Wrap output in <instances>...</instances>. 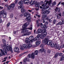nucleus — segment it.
Listing matches in <instances>:
<instances>
[{"instance_id": "obj_1", "label": "nucleus", "mask_w": 64, "mask_h": 64, "mask_svg": "<svg viewBox=\"0 0 64 64\" xmlns=\"http://www.w3.org/2000/svg\"><path fill=\"white\" fill-rule=\"evenodd\" d=\"M0 51L2 53L0 52V56H2L3 54L4 55H5L7 54V52L5 48H3V50H2V49H1Z\"/></svg>"}, {"instance_id": "obj_2", "label": "nucleus", "mask_w": 64, "mask_h": 64, "mask_svg": "<svg viewBox=\"0 0 64 64\" xmlns=\"http://www.w3.org/2000/svg\"><path fill=\"white\" fill-rule=\"evenodd\" d=\"M29 24V23L26 22V23L23 25L22 27L23 28L21 32L22 33H24V30L27 29V28H26V27Z\"/></svg>"}, {"instance_id": "obj_3", "label": "nucleus", "mask_w": 64, "mask_h": 64, "mask_svg": "<svg viewBox=\"0 0 64 64\" xmlns=\"http://www.w3.org/2000/svg\"><path fill=\"white\" fill-rule=\"evenodd\" d=\"M50 41V40H49V37L47 36L45 39L42 40V42L44 43H46L48 45H50V43L49 42Z\"/></svg>"}, {"instance_id": "obj_4", "label": "nucleus", "mask_w": 64, "mask_h": 64, "mask_svg": "<svg viewBox=\"0 0 64 64\" xmlns=\"http://www.w3.org/2000/svg\"><path fill=\"white\" fill-rule=\"evenodd\" d=\"M28 15H29L28 17L27 18L25 19V20L26 21H27L28 20H30V14H29V12H26L25 13L24 15V17H26L28 16Z\"/></svg>"}, {"instance_id": "obj_5", "label": "nucleus", "mask_w": 64, "mask_h": 64, "mask_svg": "<svg viewBox=\"0 0 64 64\" xmlns=\"http://www.w3.org/2000/svg\"><path fill=\"white\" fill-rule=\"evenodd\" d=\"M43 34L42 35H40V38L41 39H44V37H45L46 35H47V33L46 32V30H43Z\"/></svg>"}, {"instance_id": "obj_6", "label": "nucleus", "mask_w": 64, "mask_h": 64, "mask_svg": "<svg viewBox=\"0 0 64 64\" xmlns=\"http://www.w3.org/2000/svg\"><path fill=\"white\" fill-rule=\"evenodd\" d=\"M45 4H44L42 5V6H43L44 8L42 9V11H44L45 10H47V9H48V5Z\"/></svg>"}, {"instance_id": "obj_7", "label": "nucleus", "mask_w": 64, "mask_h": 64, "mask_svg": "<svg viewBox=\"0 0 64 64\" xmlns=\"http://www.w3.org/2000/svg\"><path fill=\"white\" fill-rule=\"evenodd\" d=\"M0 14H1V15L3 14V17L4 18H6V15L7 14L5 10H3L0 12Z\"/></svg>"}, {"instance_id": "obj_8", "label": "nucleus", "mask_w": 64, "mask_h": 64, "mask_svg": "<svg viewBox=\"0 0 64 64\" xmlns=\"http://www.w3.org/2000/svg\"><path fill=\"white\" fill-rule=\"evenodd\" d=\"M34 54V52H32L31 54H28V58H32V59H34L35 56Z\"/></svg>"}, {"instance_id": "obj_9", "label": "nucleus", "mask_w": 64, "mask_h": 64, "mask_svg": "<svg viewBox=\"0 0 64 64\" xmlns=\"http://www.w3.org/2000/svg\"><path fill=\"white\" fill-rule=\"evenodd\" d=\"M5 48V49L6 50V49L8 51H10L11 53H13V50H12V48L11 46H8V47H6V48Z\"/></svg>"}, {"instance_id": "obj_10", "label": "nucleus", "mask_w": 64, "mask_h": 64, "mask_svg": "<svg viewBox=\"0 0 64 64\" xmlns=\"http://www.w3.org/2000/svg\"><path fill=\"white\" fill-rule=\"evenodd\" d=\"M2 42L4 43V46L5 48L7 47H8L9 46V45L8 44H7L6 45V40H4V39H3L2 40Z\"/></svg>"}, {"instance_id": "obj_11", "label": "nucleus", "mask_w": 64, "mask_h": 64, "mask_svg": "<svg viewBox=\"0 0 64 64\" xmlns=\"http://www.w3.org/2000/svg\"><path fill=\"white\" fill-rule=\"evenodd\" d=\"M51 2H52V0H50L49 2L48 0H45L44 2V3L46 2V5H47V4L48 3V5H49L50 4V3H51Z\"/></svg>"}, {"instance_id": "obj_12", "label": "nucleus", "mask_w": 64, "mask_h": 64, "mask_svg": "<svg viewBox=\"0 0 64 64\" xmlns=\"http://www.w3.org/2000/svg\"><path fill=\"white\" fill-rule=\"evenodd\" d=\"M25 42L27 44L29 43H30V41L29 40L28 38H26Z\"/></svg>"}, {"instance_id": "obj_13", "label": "nucleus", "mask_w": 64, "mask_h": 64, "mask_svg": "<svg viewBox=\"0 0 64 64\" xmlns=\"http://www.w3.org/2000/svg\"><path fill=\"white\" fill-rule=\"evenodd\" d=\"M14 51L15 52H18L19 51V48L18 47H15L14 48Z\"/></svg>"}, {"instance_id": "obj_14", "label": "nucleus", "mask_w": 64, "mask_h": 64, "mask_svg": "<svg viewBox=\"0 0 64 64\" xmlns=\"http://www.w3.org/2000/svg\"><path fill=\"white\" fill-rule=\"evenodd\" d=\"M54 48H55L56 49H59L60 47H59V45H57L56 44H55L54 46Z\"/></svg>"}, {"instance_id": "obj_15", "label": "nucleus", "mask_w": 64, "mask_h": 64, "mask_svg": "<svg viewBox=\"0 0 64 64\" xmlns=\"http://www.w3.org/2000/svg\"><path fill=\"white\" fill-rule=\"evenodd\" d=\"M31 34V32H26L24 34H22V36H28V35H29Z\"/></svg>"}, {"instance_id": "obj_16", "label": "nucleus", "mask_w": 64, "mask_h": 64, "mask_svg": "<svg viewBox=\"0 0 64 64\" xmlns=\"http://www.w3.org/2000/svg\"><path fill=\"white\" fill-rule=\"evenodd\" d=\"M24 1V3L25 4H28L29 3V0H23Z\"/></svg>"}, {"instance_id": "obj_17", "label": "nucleus", "mask_w": 64, "mask_h": 64, "mask_svg": "<svg viewBox=\"0 0 64 64\" xmlns=\"http://www.w3.org/2000/svg\"><path fill=\"white\" fill-rule=\"evenodd\" d=\"M27 46L28 48V49H30V48L32 47V45L30 44V43L27 44Z\"/></svg>"}, {"instance_id": "obj_18", "label": "nucleus", "mask_w": 64, "mask_h": 64, "mask_svg": "<svg viewBox=\"0 0 64 64\" xmlns=\"http://www.w3.org/2000/svg\"><path fill=\"white\" fill-rule=\"evenodd\" d=\"M49 10V9L48 8L47 9V10H46L45 11L46 14H48L50 12V11H48V10Z\"/></svg>"}, {"instance_id": "obj_19", "label": "nucleus", "mask_w": 64, "mask_h": 64, "mask_svg": "<svg viewBox=\"0 0 64 64\" xmlns=\"http://www.w3.org/2000/svg\"><path fill=\"white\" fill-rule=\"evenodd\" d=\"M34 4H37V2L36 1H34V2H32L30 3V5H33Z\"/></svg>"}, {"instance_id": "obj_20", "label": "nucleus", "mask_w": 64, "mask_h": 64, "mask_svg": "<svg viewBox=\"0 0 64 64\" xmlns=\"http://www.w3.org/2000/svg\"><path fill=\"white\" fill-rule=\"evenodd\" d=\"M22 46L25 49H27L28 48L27 45L26 44H24Z\"/></svg>"}, {"instance_id": "obj_21", "label": "nucleus", "mask_w": 64, "mask_h": 64, "mask_svg": "<svg viewBox=\"0 0 64 64\" xmlns=\"http://www.w3.org/2000/svg\"><path fill=\"white\" fill-rule=\"evenodd\" d=\"M10 6L12 8H14L15 6V4L14 3H12L10 4Z\"/></svg>"}, {"instance_id": "obj_22", "label": "nucleus", "mask_w": 64, "mask_h": 64, "mask_svg": "<svg viewBox=\"0 0 64 64\" xmlns=\"http://www.w3.org/2000/svg\"><path fill=\"white\" fill-rule=\"evenodd\" d=\"M23 3H24V2L23 1H20L18 3V4L20 5H23Z\"/></svg>"}, {"instance_id": "obj_23", "label": "nucleus", "mask_w": 64, "mask_h": 64, "mask_svg": "<svg viewBox=\"0 0 64 64\" xmlns=\"http://www.w3.org/2000/svg\"><path fill=\"white\" fill-rule=\"evenodd\" d=\"M59 55V52H57L54 55V58H56Z\"/></svg>"}, {"instance_id": "obj_24", "label": "nucleus", "mask_w": 64, "mask_h": 64, "mask_svg": "<svg viewBox=\"0 0 64 64\" xmlns=\"http://www.w3.org/2000/svg\"><path fill=\"white\" fill-rule=\"evenodd\" d=\"M21 11L22 13H24L26 11V10L25 9H22L21 10Z\"/></svg>"}, {"instance_id": "obj_25", "label": "nucleus", "mask_w": 64, "mask_h": 64, "mask_svg": "<svg viewBox=\"0 0 64 64\" xmlns=\"http://www.w3.org/2000/svg\"><path fill=\"white\" fill-rule=\"evenodd\" d=\"M55 10L56 11V12H59L60 11V8H58L57 7L56 8V9H55Z\"/></svg>"}, {"instance_id": "obj_26", "label": "nucleus", "mask_w": 64, "mask_h": 64, "mask_svg": "<svg viewBox=\"0 0 64 64\" xmlns=\"http://www.w3.org/2000/svg\"><path fill=\"white\" fill-rule=\"evenodd\" d=\"M41 43V42L39 41H37L36 43V45H38Z\"/></svg>"}, {"instance_id": "obj_27", "label": "nucleus", "mask_w": 64, "mask_h": 64, "mask_svg": "<svg viewBox=\"0 0 64 64\" xmlns=\"http://www.w3.org/2000/svg\"><path fill=\"white\" fill-rule=\"evenodd\" d=\"M33 36H32L29 37L28 39L29 40H32L33 39Z\"/></svg>"}, {"instance_id": "obj_28", "label": "nucleus", "mask_w": 64, "mask_h": 64, "mask_svg": "<svg viewBox=\"0 0 64 64\" xmlns=\"http://www.w3.org/2000/svg\"><path fill=\"white\" fill-rule=\"evenodd\" d=\"M40 52H43L45 51V49H44V48H41L40 50Z\"/></svg>"}, {"instance_id": "obj_29", "label": "nucleus", "mask_w": 64, "mask_h": 64, "mask_svg": "<svg viewBox=\"0 0 64 64\" xmlns=\"http://www.w3.org/2000/svg\"><path fill=\"white\" fill-rule=\"evenodd\" d=\"M34 41H37V40H39V39H38V38H37V37H36L34 39Z\"/></svg>"}, {"instance_id": "obj_30", "label": "nucleus", "mask_w": 64, "mask_h": 64, "mask_svg": "<svg viewBox=\"0 0 64 64\" xmlns=\"http://www.w3.org/2000/svg\"><path fill=\"white\" fill-rule=\"evenodd\" d=\"M24 60H26V61H28V62H29L30 61V60H29V58H24Z\"/></svg>"}, {"instance_id": "obj_31", "label": "nucleus", "mask_w": 64, "mask_h": 64, "mask_svg": "<svg viewBox=\"0 0 64 64\" xmlns=\"http://www.w3.org/2000/svg\"><path fill=\"white\" fill-rule=\"evenodd\" d=\"M38 51L37 50H36L34 52V54L35 55H38Z\"/></svg>"}, {"instance_id": "obj_32", "label": "nucleus", "mask_w": 64, "mask_h": 64, "mask_svg": "<svg viewBox=\"0 0 64 64\" xmlns=\"http://www.w3.org/2000/svg\"><path fill=\"white\" fill-rule=\"evenodd\" d=\"M38 32H39V33H40V32H41L43 31H42V30H41L40 28H39L38 30Z\"/></svg>"}, {"instance_id": "obj_33", "label": "nucleus", "mask_w": 64, "mask_h": 64, "mask_svg": "<svg viewBox=\"0 0 64 64\" xmlns=\"http://www.w3.org/2000/svg\"><path fill=\"white\" fill-rule=\"evenodd\" d=\"M39 34V33H38V35L37 36V38H38V39H40L39 37H40V36H41V35L40 34Z\"/></svg>"}, {"instance_id": "obj_34", "label": "nucleus", "mask_w": 64, "mask_h": 64, "mask_svg": "<svg viewBox=\"0 0 64 64\" xmlns=\"http://www.w3.org/2000/svg\"><path fill=\"white\" fill-rule=\"evenodd\" d=\"M11 6H8L7 8L8 10H10V9H11Z\"/></svg>"}, {"instance_id": "obj_35", "label": "nucleus", "mask_w": 64, "mask_h": 64, "mask_svg": "<svg viewBox=\"0 0 64 64\" xmlns=\"http://www.w3.org/2000/svg\"><path fill=\"white\" fill-rule=\"evenodd\" d=\"M50 46L51 47H54L55 46V45L54 43H52L50 44Z\"/></svg>"}, {"instance_id": "obj_36", "label": "nucleus", "mask_w": 64, "mask_h": 64, "mask_svg": "<svg viewBox=\"0 0 64 64\" xmlns=\"http://www.w3.org/2000/svg\"><path fill=\"white\" fill-rule=\"evenodd\" d=\"M23 64H27V63H26V61L24 59L23 60Z\"/></svg>"}, {"instance_id": "obj_37", "label": "nucleus", "mask_w": 64, "mask_h": 64, "mask_svg": "<svg viewBox=\"0 0 64 64\" xmlns=\"http://www.w3.org/2000/svg\"><path fill=\"white\" fill-rule=\"evenodd\" d=\"M39 6H40L39 4H37L35 5V7H39Z\"/></svg>"}, {"instance_id": "obj_38", "label": "nucleus", "mask_w": 64, "mask_h": 64, "mask_svg": "<svg viewBox=\"0 0 64 64\" xmlns=\"http://www.w3.org/2000/svg\"><path fill=\"white\" fill-rule=\"evenodd\" d=\"M47 20L46 19V20L44 19L43 20V23H45L47 22Z\"/></svg>"}, {"instance_id": "obj_39", "label": "nucleus", "mask_w": 64, "mask_h": 64, "mask_svg": "<svg viewBox=\"0 0 64 64\" xmlns=\"http://www.w3.org/2000/svg\"><path fill=\"white\" fill-rule=\"evenodd\" d=\"M46 17H47V15L46 14H44L42 16V18H46Z\"/></svg>"}, {"instance_id": "obj_40", "label": "nucleus", "mask_w": 64, "mask_h": 64, "mask_svg": "<svg viewBox=\"0 0 64 64\" xmlns=\"http://www.w3.org/2000/svg\"><path fill=\"white\" fill-rule=\"evenodd\" d=\"M20 48L21 50H23L24 49V48L21 46H20Z\"/></svg>"}, {"instance_id": "obj_41", "label": "nucleus", "mask_w": 64, "mask_h": 64, "mask_svg": "<svg viewBox=\"0 0 64 64\" xmlns=\"http://www.w3.org/2000/svg\"><path fill=\"white\" fill-rule=\"evenodd\" d=\"M52 4L53 5H55L56 4V2H54L52 3Z\"/></svg>"}, {"instance_id": "obj_42", "label": "nucleus", "mask_w": 64, "mask_h": 64, "mask_svg": "<svg viewBox=\"0 0 64 64\" xmlns=\"http://www.w3.org/2000/svg\"><path fill=\"white\" fill-rule=\"evenodd\" d=\"M58 55L59 56H61L62 55V53H59Z\"/></svg>"}, {"instance_id": "obj_43", "label": "nucleus", "mask_w": 64, "mask_h": 64, "mask_svg": "<svg viewBox=\"0 0 64 64\" xmlns=\"http://www.w3.org/2000/svg\"><path fill=\"white\" fill-rule=\"evenodd\" d=\"M46 27V26L45 25H44L42 26H41V28H45Z\"/></svg>"}, {"instance_id": "obj_44", "label": "nucleus", "mask_w": 64, "mask_h": 64, "mask_svg": "<svg viewBox=\"0 0 64 64\" xmlns=\"http://www.w3.org/2000/svg\"><path fill=\"white\" fill-rule=\"evenodd\" d=\"M13 17V14H11L10 15V17L11 18H12Z\"/></svg>"}, {"instance_id": "obj_45", "label": "nucleus", "mask_w": 64, "mask_h": 64, "mask_svg": "<svg viewBox=\"0 0 64 64\" xmlns=\"http://www.w3.org/2000/svg\"><path fill=\"white\" fill-rule=\"evenodd\" d=\"M24 32L26 33H27V32H29V30H24Z\"/></svg>"}, {"instance_id": "obj_46", "label": "nucleus", "mask_w": 64, "mask_h": 64, "mask_svg": "<svg viewBox=\"0 0 64 64\" xmlns=\"http://www.w3.org/2000/svg\"><path fill=\"white\" fill-rule=\"evenodd\" d=\"M44 47V45L43 44H41V46H40V47H41V48H43Z\"/></svg>"}, {"instance_id": "obj_47", "label": "nucleus", "mask_w": 64, "mask_h": 64, "mask_svg": "<svg viewBox=\"0 0 64 64\" xmlns=\"http://www.w3.org/2000/svg\"><path fill=\"white\" fill-rule=\"evenodd\" d=\"M10 22H9L7 24V26L9 27V25H10Z\"/></svg>"}, {"instance_id": "obj_48", "label": "nucleus", "mask_w": 64, "mask_h": 64, "mask_svg": "<svg viewBox=\"0 0 64 64\" xmlns=\"http://www.w3.org/2000/svg\"><path fill=\"white\" fill-rule=\"evenodd\" d=\"M58 24H59V25H62L63 24V23L62 22H58Z\"/></svg>"}, {"instance_id": "obj_49", "label": "nucleus", "mask_w": 64, "mask_h": 64, "mask_svg": "<svg viewBox=\"0 0 64 64\" xmlns=\"http://www.w3.org/2000/svg\"><path fill=\"white\" fill-rule=\"evenodd\" d=\"M48 24V22L47 21L46 22V23H45V25H47Z\"/></svg>"}, {"instance_id": "obj_50", "label": "nucleus", "mask_w": 64, "mask_h": 64, "mask_svg": "<svg viewBox=\"0 0 64 64\" xmlns=\"http://www.w3.org/2000/svg\"><path fill=\"white\" fill-rule=\"evenodd\" d=\"M20 9H22L24 8V6H20Z\"/></svg>"}, {"instance_id": "obj_51", "label": "nucleus", "mask_w": 64, "mask_h": 64, "mask_svg": "<svg viewBox=\"0 0 64 64\" xmlns=\"http://www.w3.org/2000/svg\"><path fill=\"white\" fill-rule=\"evenodd\" d=\"M64 59V58H60V60L61 61H63V60Z\"/></svg>"}, {"instance_id": "obj_52", "label": "nucleus", "mask_w": 64, "mask_h": 64, "mask_svg": "<svg viewBox=\"0 0 64 64\" xmlns=\"http://www.w3.org/2000/svg\"><path fill=\"white\" fill-rule=\"evenodd\" d=\"M48 21L49 22H51L52 21V20H51V19H50V20H49Z\"/></svg>"}, {"instance_id": "obj_53", "label": "nucleus", "mask_w": 64, "mask_h": 64, "mask_svg": "<svg viewBox=\"0 0 64 64\" xmlns=\"http://www.w3.org/2000/svg\"><path fill=\"white\" fill-rule=\"evenodd\" d=\"M3 8L1 6H0V10H2L3 9Z\"/></svg>"}, {"instance_id": "obj_54", "label": "nucleus", "mask_w": 64, "mask_h": 64, "mask_svg": "<svg viewBox=\"0 0 64 64\" xmlns=\"http://www.w3.org/2000/svg\"><path fill=\"white\" fill-rule=\"evenodd\" d=\"M56 21V20L54 19L53 21L54 23H55V22Z\"/></svg>"}, {"instance_id": "obj_55", "label": "nucleus", "mask_w": 64, "mask_h": 64, "mask_svg": "<svg viewBox=\"0 0 64 64\" xmlns=\"http://www.w3.org/2000/svg\"><path fill=\"white\" fill-rule=\"evenodd\" d=\"M61 58L64 59V54L62 55V56Z\"/></svg>"}, {"instance_id": "obj_56", "label": "nucleus", "mask_w": 64, "mask_h": 64, "mask_svg": "<svg viewBox=\"0 0 64 64\" xmlns=\"http://www.w3.org/2000/svg\"><path fill=\"white\" fill-rule=\"evenodd\" d=\"M42 14H46V12H45V11L44 12H42Z\"/></svg>"}, {"instance_id": "obj_57", "label": "nucleus", "mask_w": 64, "mask_h": 64, "mask_svg": "<svg viewBox=\"0 0 64 64\" xmlns=\"http://www.w3.org/2000/svg\"><path fill=\"white\" fill-rule=\"evenodd\" d=\"M57 19H59L60 18V16H57Z\"/></svg>"}, {"instance_id": "obj_58", "label": "nucleus", "mask_w": 64, "mask_h": 64, "mask_svg": "<svg viewBox=\"0 0 64 64\" xmlns=\"http://www.w3.org/2000/svg\"><path fill=\"white\" fill-rule=\"evenodd\" d=\"M61 2H60L58 4L57 6H58L59 5H60V4H61Z\"/></svg>"}, {"instance_id": "obj_59", "label": "nucleus", "mask_w": 64, "mask_h": 64, "mask_svg": "<svg viewBox=\"0 0 64 64\" xmlns=\"http://www.w3.org/2000/svg\"><path fill=\"white\" fill-rule=\"evenodd\" d=\"M2 18V14H0V19H1Z\"/></svg>"}, {"instance_id": "obj_60", "label": "nucleus", "mask_w": 64, "mask_h": 64, "mask_svg": "<svg viewBox=\"0 0 64 64\" xmlns=\"http://www.w3.org/2000/svg\"><path fill=\"white\" fill-rule=\"evenodd\" d=\"M53 5L52 4H50V6H51V7H52V6H53Z\"/></svg>"}, {"instance_id": "obj_61", "label": "nucleus", "mask_w": 64, "mask_h": 64, "mask_svg": "<svg viewBox=\"0 0 64 64\" xmlns=\"http://www.w3.org/2000/svg\"><path fill=\"white\" fill-rule=\"evenodd\" d=\"M2 19H0V23L2 22Z\"/></svg>"}, {"instance_id": "obj_62", "label": "nucleus", "mask_w": 64, "mask_h": 64, "mask_svg": "<svg viewBox=\"0 0 64 64\" xmlns=\"http://www.w3.org/2000/svg\"><path fill=\"white\" fill-rule=\"evenodd\" d=\"M7 57H8V56H6L4 57V59H6L7 58Z\"/></svg>"}, {"instance_id": "obj_63", "label": "nucleus", "mask_w": 64, "mask_h": 64, "mask_svg": "<svg viewBox=\"0 0 64 64\" xmlns=\"http://www.w3.org/2000/svg\"><path fill=\"white\" fill-rule=\"evenodd\" d=\"M36 16H38V17H40V16L39 15H38L37 14H36Z\"/></svg>"}, {"instance_id": "obj_64", "label": "nucleus", "mask_w": 64, "mask_h": 64, "mask_svg": "<svg viewBox=\"0 0 64 64\" xmlns=\"http://www.w3.org/2000/svg\"><path fill=\"white\" fill-rule=\"evenodd\" d=\"M47 52L48 53H50V51L49 50H48L47 51Z\"/></svg>"}]
</instances>
